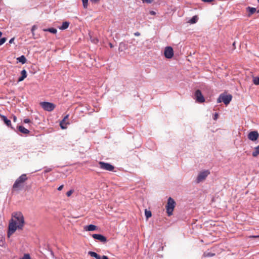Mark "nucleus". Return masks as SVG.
<instances>
[{"mask_svg":"<svg viewBox=\"0 0 259 259\" xmlns=\"http://www.w3.org/2000/svg\"><path fill=\"white\" fill-rule=\"evenodd\" d=\"M24 224V218L20 212H14L9 225L8 236L10 237L17 229H22Z\"/></svg>","mask_w":259,"mask_h":259,"instance_id":"obj_1","label":"nucleus"},{"mask_svg":"<svg viewBox=\"0 0 259 259\" xmlns=\"http://www.w3.org/2000/svg\"><path fill=\"white\" fill-rule=\"evenodd\" d=\"M176 206V202L171 197H169L166 205V212L168 216L172 214V212Z\"/></svg>","mask_w":259,"mask_h":259,"instance_id":"obj_2","label":"nucleus"},{"mask_svg":"<svg viewBox=\"0 0 259 259\" xmlns=\"http://www.w3.org/2000/svg\"><path fill=\"white\" fill-rule=\"evenodd\" d=\"M27 180L26 174H22L15 182L13 188L14 189H20L25 181Z\"/></svg>","mask_w":259,"mask_h":259,"instance_id":"obj_3","label":"nucleus"},{"mask_svg":"<svg viewBox=\"0 0 259 259\" xmlns=\"http://www.w3.org/2000/svg\"><path fill=\"white\" fill-rule=\"evenodd\" d=\"M232 96L231 95L221 94L217 99V103L223 102L225 105H228L231 101Z\"/></svg>","mask_w":259,"mask_h":259,"instance_id":"obj_4","label":"nucleus"},{"mask_svg":"<svg viewBox=\"0 0 259 259\" xmlns=\"http://www.w3.org/2000/svg\"><path fill=\"white\" fill-rule=\"evenodd\" d=\"M40 105L45 110L49 112L52 111L56 107L54 104L48 102H41Z\"/></svg>","mask_w":259,"mask_h":259,"instance_id":"obj_5","label":"nucleus"},{"mask_svg":"<svg viewBox=\"0 0 259 259\" xmlns=\"http://www.w3.org/2000/svg\"><path fill=\"white\" fill-rule=\"evenodd\" d=\"M209 174L210 172L207 170L200 172L196 178V183H199L203 181Z\"/></svg>","mask_w":259,"mask_h":259,"instance_id":"obj_6","label":"nucleus"},{"mask_svg":"<svg viewBox=\"0 0 259 259\" xmlns=\"http://www.w3.org/2000/svg\"><path fill=\"white\" fill-rule=\"evenodd\" d=\"M99 164L100 165V167L102 169L111 171L114 169V166L108 163L100 161Z\"/></svg>","mask_w":259,"mask_h":259,"instance_id":"obj_7","label":"nucleus"},{"mask_svg":"<svg viewBox=\"0 0 259 259\" xmlns=\"http://www.w3.org/2000/svg\"><path fill=\"white\" fill-rule=\"evenodd\" d=\"M164 54L167 59L171 58L174 56V51L171 47H167L164 49Z\"/></svg>","mask_w":259,"mask_h":259,"instance_id":"obj_8","label":"nucleus"},{"mask_svg":"<svg viewBox=\"0 0 259 259\" xmlns=\"http://www.w3.org/2000/svg\"><path fill=\"white\" fill-rule=\"evenodd\" d=\"M196 101L199 103H203L205 101L204 98L199 90L196 91L195 93Z\"/></svg>","mask_w":259,"mask_h":259,"instance_id":"obj_9","label":"nucleus"},{"mask_svg":"<svg viewBox=\"0 0 259 259\" xmlns=\"http://www.w3.org/2000/svg\"><path fill=\"white\" fill-rule=\"evenodd\" d=\"M92 237L94 239L98 240L103 243L107 241L106 237L101 234H94L92 235Z\"/></svg>","mask_w":259,"mask_h":259,"instance_id":"obj_10","label":"nucleus"},{"mask_svg":"<svg viewBox=\"0 0 259 259\" xmlns=\"http://www.w3.org/2000/svg\"><path fill=\"white\" fill-rule=\"evenodd\" d=\"M259 135L256 131H252L250 132L248 135V138L252 141H254L257 139L258 138Z\"/></svg>","mask_w":259,"mask_h":259,"instance_id":"obj_11","label":"nucleus"},{"mask_svg":"<svg viewBox=\"0 0 259 259\" xmlns=\"http://www.w3.org/2000/svg\"><path fill=\"white\" fill-rule=\"evenodd\" d=\"M69 115L67 114L64 116L63 119L60 121V125L62 129H66L67 128V125L69 124L68 122H66V120L68 118Z\"/></svg>","mask_w":259,"mask_h":259,"instance_id":"obj_12","label":"nucleus"},{"mask_svg":"<svg viewBox=\"0 0 259 259\" xmlns=\"http://www.w3.org/2000/svg\"><path fill=\"white\" fill-rule=\"evenodd\" d=\"M97 227L94 225H89L84 227V230L86 231H93L97 229Z\"/></svg>","mask_w":259,"mask_h":259,"instance_id":"obj_13","label":"nucleus"},{"mask_svg":"<svg viewBox=\"0 0 259 259\" xmlns=\"http://www.w3.org/2000/svg\"><path fill=\"white\" fill-rule=\"evenodd\" d=\"M1 118L2 120L4 121V122L5 123V124L9 127H11L12 128L13 127L11 126V120L8 119L6 116L5 115H1Z\"/></svg>","mask_w":259,"mask_h":259,"instance_id":"obj_14","label":"nucleus"},{"mask_svg":"<svg viewBox=\"0 0 259 259\" xmlns=\"http://www.w3.org/2000/svg\"><path fill=\"white\" fill-rule=\"evenodd\" d=\"M18 129L19 131L23 134H28L29 133V131L22 125L18 126Z\"/></svg>","mask_w":259,"mask_h":259,"instance_id":"obj_15","label":"nucleus"},{"mask_svg":"<svg viewBox=\"0 0 259 259\" xmlns=\"http://www.w3.org/2000/svg\"><path fill=\"white\" fill-rule=\"evenodd\" d=\"M27 76V72L25 70H23L21 71V76L18 79V81H21L23 80Z\"/></svg>","mask_w":259,"mask_h":259,"instance_id":"obj_16","label":"nucleus"},{"mask_svg":"<svg viewBox=\"0 0 259 259\" xmlns=\"http://www.w3.org/2000/svg\"><path fill=\"white\" fill-rule=\"evenodd\" d=\"M88 254L91 256L94 257L96 259H101V257L95 252L91 251L88 252Z\"/></svg>","mask_w":259,"mask_h":259,"instance_id":"obj_17","label":"nucleus"},{"mask_svg":"<svg viewBox=\"0 0 259 259\" xmlns=\"http://www.w3.org/2000/svg\"><path fill=\"white\" fill-rule=\"evenodd\" d=\"M198 20V18L197 16H193L191 19H190L188 22L190 24H195L196 23Z\"/></svg>","mask_w":259,"mask_h":259,"instance_id":"obj_18","label":"nucleus"},{"mask_svg":"<svg viewBox=\"0 0 259 259\" xmlns=\"http://www.w3.org/2000/svg\"><path fill=\"white\" fill-rule=\"evenodd\" d=\"M69 24L70 23L68 22H63L62 26L60 27V29L61 30H64L67 29L68 27Z\"/></svg>","mask_w":259,"mask_h":259,"instance_id":"obj_19","label":"nucleus"},{"mask_svg":"<svg viewBox=\"0 0 259 259\" xmlns=\"http://www.w3.org/2000/svg\"><path fill=\"white\" fill-rule=\"evenodd\" d=\"M17 60L19 62H21L22 64H24L26 62V59L25 57L23 55L18 57Z\"/></svg>","mask_w":259,"mask_h":259,"instance_id":"obj_20","label":"nucleus"},{"mask_svg":"<svg viewBox=\"0 0 259 259\" xmlns=\"http://www.w3.org/2000/svg\"><path fill=\"white\" fill-rule=\"evenodd\" d=\"M247 10L249 12V16L253 14L256 11V8L253 7H248L247 8Z\"/></svg>","mask_w":259,"mask_h":259,"instance_id":"obj_21","label":"nucleus"},{"mask_svg":"<svg viewBox=\"0 0 259 259\" xmlns=\"http://www.w3.org/2000/svg\"><path fill=\"white\" fill-rule=\"evenodd\" d=\"M252 154L253 157H256L259 154V145L254 148Z\"/></svg>","mask_w":259,"mask_h":259,"instance_id":"obj_22","label":"nucleus"},{"mask_svg":"<svg viewBox=\"0 0 259 259\" xmlns=\"http://www.w3.org/2000/svg\"><path fill=\"white\" fill-rule=\"evenodd\" d=\"M44 31H49L51 33H52L53 34H56L57 32V30L56 29L54 28H49L48 29H44Z\"/></svg>","mask_w":259,"mask_h":259,"instance_id":"obj_23","label":"nucleus"},{"mask_svg":"<svg viewBox=\"0 0 259 259\" xmlns=\"http://www.w3.org/2000/svg\"><path fill=\"white\" fill-rule=\"evenodd\" d=\"M145 215L146 217V219H148L151 217L152 213L150 210H148L146 209L145 210Z\"/></svg>","mask_w":259,"mask_h":259,"instance_id":"obj_24","label":"nucleus"},{"mask_svg":"<svg viewBox=\"0 0 259 259\" xmlns=\"http://www.w3.org/2000/svg\"><path fill=\"white\" fill-rule=\"evenodd\" d=\"M253 82L255 85H259V77H254L253 78Z\"/></svg>","mask_w":259,"mask_h":259,"instance_id":"obj_25","label":"nucleus"},{"mask_svg":"<svg viewBox=\"0 0 259 259\" xmlns=\"http://www.w3.org/2000/svg\"><path fill=\"white\" fill-rule=\"evenodd\" d=\"M82 2L83 7L84 8H87L88 6L89 0H81Z\"/></svg>","mask_w":259,"mask_h":259,"instance_id":"obj_26","label":"nucleus"},{"mask_svg":"<svg viewBox=\"0 0 259 259\" xmlns=\"http://www.w3.org/2000/svg\"><path fill=\"white\" fill-rule=\"evenodd\" d=\"M20 259H31L29 254H25Z\"/></svg>","mask_w":259,"mask_h":259,"instance_id":"obj_27","label":"nucleus"},{"mask_svg":"<svg viewBox=\"0 0 259 259\" xmlns=\"http://www.w3.org/2000/svg\"><path fill=\"white\" fill-rule=\"evenodd\" d=\"M6 40H7V39L6 37H3V38H1L0 39V46L4 44L6 42Z\"/></svg>","mask_w":259,"mask_h":259,"instance_id":"obj_28","label":"nucleus"},{"mask_svg":"<svg viewBox=\"0 0 259 259\" xmlns=\"http://www.w3.org/2000/svg\"><path fill=\"white\" fill-rule=\"evenodd\" d=\"M91 41H92L93 43H94V44H97V43H98V39L97 38H96V37H94V38H92V37H91Z\"/></svg>","mask_w":259,"mask_h":259,"instance_id":"obj_29","label":"nucleus"},{"mask_svg":"<svg viewBox=\"0 0 259 259\" xmlns=\"http://www.w3.org/2000/svg\"><path fill=\"white\" fill-rule=\"evenodd\" d=\"M73 190H70L69 191H68L67 193H66V195L68 196V197H69L71 195V194L73 193Z\"/></svg>","mask_w":259,"mask_h":259,"instance_id":"obj_30","label":"nucleus"},{"mask_svg":"<svg viewBox=\"0 0 259 259\" xmlns=\"http://www.w3.org/2000/svg\"><path fill=\"white\" fill-rule=\"evenodd\" d=\"M4 241L3 237L0 235V245L3 246L4 245Z\"/></svg>","mask_w":259,"mask_h":259,"instance_id":"obj_31","label":"nucleus"},{"mask_svg":"<svg viewBox=\"0 0 259 259\" xmlns=\"http://www.w3.org/2000/svg\"><path fill=\"white\" fill-rule=\"evenodd\" d=\"M143 3H146L148 4L151 3L153 0H142Z\"/></svg>","mask_w":259,"mask_h":259,"instance_id":"obj_32","label":"nucleus"},{"mask_svg":"<svg viewBox=\"0 0 259 259\" xmlns=\"http://www.w3.org/2000/svg\"><path fill=\"white\" fill-rule=\"evenodd\" d=\"M52 170V169L51 168H47L45 169V173L49 172L51 171Z\"/></svg>","mask_w":259,"mask_h":259,"instance_id":"obj_33","label":"nucleus"},{"mask_svg":"<svg viewBox=\"0 0 259 259\" xmlns=\"http://www.w3.org/2000/svg\"><path fill=\"white\" fill-rule=\"evenodd\" d=\"M36 29V26L35 25H33L32 28H31V32L32 33H33V32L34 31V30Z\"/></svg>","mask_w":259,"mask_h":259,"instance_id":"obj_34","label":"nucleus"},{"mask_svg":"<svg viewBox=\"0 0 259 259\" xmlns=\"http://www.w3.org/2000/svg\"><path fill=\"white\" fill-rule=\"evenodd\" d=\"M24 122L25 123H28L30 122V119L26 118L24 120Z\"/></svg>","mask_w":259,"mask_h":259,"instance_id":"obj_35","label":"nucleus"},{"mask_svg":"<svg viewBox=\"0 0 259 259\" xmlns=\"http://www.w3.org/2000/svg\"><path fill=\"white\" fill-rule=\"evenodd\" d=\"M218 118V114L215 113L214 115V117H213V119L214 120H217Z\"/></svg>","mask_w":259,"mask_h":259,"instance_id":"obj_36","label":"nucleus"},{"mask_svg":"<svg viewBox=\"0 0 259 259\" xmlns=\"http://www.w3.org/2000/svg\"><path fill=\"white\" fill-rule=\"evenodd\" d=\"M201 1L204 2L210 3V2H213L214 0H201Z\"/></svg>","mask_w":259,"mask_h":259,"instance_id":"obj_37","label":"nucleus"},{"mask_svg":"<svg viewBox=\"0 0 259 259\" xmlns=\"http://www.w3.org/2000/svg\"><path fill=\"white\" fill-rule=\"evenodd\" d=\"M63 185H61L60 186H59L58 188V190L59 191H61L62 190L63 188Z\"/></svg>","mask_w":259,"mask_h":259,"instance_id":"obj_38","label":"nucleus"},{"mask_svg":"<svg viewBox=\"0 0 259 259\" xmlns=\"http://www.w3.org/2000/svg\"><path fill=\"white\" fill-rule=\"evenodd\" d=\"M14 39H15L14 37L12 38L9 40V43H10V44H12V43L14 42Z\"/></svg>","mask_w":259,"mask_h":259,"instance_id":"obj_39","label":"nucleus"},{"mask_svg":"<svg viewBox=\"0 0 259 259\" xmlns=\"http://www.w3.org/2000/svg\"><path fill=\"white\" fill-rule=\"evenodd\" d=\"M91 2L93 3H96L99 2L100 0H90Z\"/></svg>","mask_w":259,"mask_h":259,"instance_id":"obj_40","label":"nucleus"},{"mask_svg":"<svg viewBox=\"0 0 259 259\" xmlns=\"http://www.w3.org/2000/svg\"><path fill=\"white\" fill-rule=\"evenodd\" d=\"M150 14L152 15H155L156 13L154 11H150Z\"/></svg>","mask_w":259,"mask_h":259,"instance_id":"obj_41","label":"nucleus"},{"mask_svg":"<svg viewBox=\"0 0 259 259\" xmlns=\"http://www.w3.org/2000/svg\"><path fill=\"white\" fill-rule=\"evenodd\" d=\"M101 259H109L108 257L106 255H103Z\"/></svg>","mask_w":259,"mask_h":259,"instance_id":"obj_42","label":"nucleus"},{"mask_svg":"<svg viewBox=\"0 0 259 259\" xmlns=\"http://www.w3.org/2000/svg\"><path fill=\"white\" fill-rule=\"evenodd\" d=\"M134 35L135 36H139L140 35V33L139 32H136L134 33Z\"/></svg>","mask_w":259,"mask_h":259,"instance_id":"obj_43","label":"nucleus"},{"mask_svg":"<svg viewBox=\"0 0 259 259\" xmlns=\"http://www.w3.org/2000/svg\"><path fill=\"white\" fill-rule=\"evenodd\" d=\"M16 120H17V117H16L15 116H13V121H14V122H16Z\"/></svg>","mask_w":259,"mask_h":259,"instance_id":"obj_44","label":"nucleus"},{"mask_svg":"<svg viewBox=\"0 0 259 259\" xmlns=\"http://www.w3.org/2000/svg\"><path fill=\"white\" fill-rule=\"evenodd\" d=\"M251 237L252 238H257V237H259V235L258 236H252Z\"/></svg>","mask_w":259,"mask_h":259,"instance_id":"obj_45","label":"nucleus"},{"mask_svg":"<svg viewBox=\"0 0 259 259\" xmlns=\"http://www.w3.org/2000/svg\"><path fill=\"white\" fill-rule=\"evenodd\" d=\"M110 46L111 48H112L113 47V45H112V44H110Z\"/></svg>","mask_w":259,"mask_h":259,"instance_id":"obj_46","label":"nucleus"},{"mask_svg":"<svg viewBox=\"0 0 259 259\" xmlns=\"http://www.w3.org/2000/svg\"><path fill=\"white\" fill-rule=\"evenodd\" d=\"M2 32L1 31H0V37L2 36Z\"/></svg>","mask_w":259,"mask_h":259,"instance_id":"obj_47","label":"nucleus"},{"mask_svg":"<svg viewBox=\"0 0 259 259\" xmlns=\"http://www.w3.org/2000/svg\"><path fill=\"white\" fill-rule=\"evenodd\" d=\"M257 13H259V10L257 11Z\"/></svg>","mask_w":259,"mask_h":259,"instance_id":"obj_48","label":"nucleus"},{"mask_svg":"<svg viewBox=\"0 0 259 259\" xmlns=\"http://www.w3.org/2000/svg\"><path fill=\"white\" fill-rule=\"evenodd\" d=\"M258 2H259V0H257Z\"/></svg>","mask_w":259,"mask_h":259,"instance_id":"obj_49","label":"nucleus"}]
</instances>
